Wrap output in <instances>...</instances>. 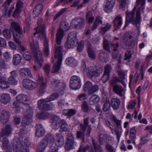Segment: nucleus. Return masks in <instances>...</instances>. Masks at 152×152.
Returning <instances> with one entry per match:
<instances>
[{
  "mask_svg": "<svg viewBox=\"0 0 152 152\" xmlns=\"http://www.w3.org/2000/svg\"><path fill=\"white\" fill-rule=\"evenodd\" d=\"M121 103L120 99L117 98H113L111 100L110 104L114 110H116L119 107Z\"/></svg>",
  "mask_w": 152,
  "mask_h": 152,
  "instance_id": "obj_31",
  "label": "nucleus"
},
{
  "mask_svg": "<svg viewBox=\"0 0 152 152\" xmlns=\"http://www.w3.org/2000/svg\"><path fill=\"white\" fill-rule=\"evenodd\" d=\"M23 58L26 60L30 61L31 59V56L30 53L28 51H26L23 53Z\"/></svg>",
  "mask_w": 152,
  "mask_h": 152,
  "instance_id": "obj_58",
  "label": "nucleus"
},
{
  "mask_svg": "<svg viewBox=\"0 0 152 152\" xmlns=\"http://www.w3.org/2000/svg\"><path fill=\"white\" fill-rule=\"evenodd\" d=\"M87 94L85 93H82L79 94L76 97V101L77 102L82 101L86 99Z\"/></svg>",
  "mask_w": 152,
  "mask_h": 152,
  "instance_id": "obj_52",
  "label": "nucleus"
},
{
  "mask_svg": "<svg viewBox=\"0 0 152 152\" xmlns=\"http://www.w3.org/2000/svg\"><path fill=\"white\" fill-rule=\"evenodd\" d=\"M52 121V126L53 129L56 130L60 127L62 120L60 117L57 115H54L51 118Z\"/></svg>",
  "mask_w": 152,
  "mask_h": 152,
  "instance_id": "obj_20",
  "label": "nucleus"
},
{
  "mask_svg": "<svg viewBox=\"0 0 152 152\" xmlns=\"http://www.w3.org/2000/svg\"><path fill=\"white\" fill-rule=\"evenodd\" d=\"M100 37L97 35H95L93 37L91 41L94 45L98 44L100 42Z\"/></svg>",
  "mask_w": 152,
  "mask_h": 152,
  "instance_id": "obj_54",
  "label": "nucleus"
},
{
  "mask_svg": "<svg viewBox=\"0 0 152 152\" xmlns=\"http://www.w3.org/2000/svg\"><path fill=\"white\" fill-rule=\"evenodd\" d=\"M113 89L114 92L118 95L120 96H122L124 89L121 86L118 85H114L113 87Z\"/></svg>",
  "mask_w": 152,
  "mask_h": 152,
  "instance_id": "obj_37",
  "label": "nucleus"
},
{
  "mask_svg": "<svg viewBox=\"0 0 152 152\" xmlns=\"http://www.w3.org/2000/svg\"><path fill=\"white\" fill-rule=\"evenodd\" d=\"M36 136L38 137H41L44 136L45 131L42 124H37L36 126Z\"/></svg>",
  "mask_w": 152,
  "mask_h": 152,
  "instance_id": "obj_24",
  "label": "nucleus"
},
{
  "mask_svg": "<svg viewBox=\"0 0 152 152\" xmlns=\"http://www.w3.org/2000/svg\"><path fill=\"white\" fill-rule=\"evenodd\" d=\"M103 17L101 16L98 15L96 17L95 21L92 27V30H94L96 29L98 25L103 24Z\"/></svg>",
  "mask_w": 152,
  "mask_h": 152,
  "instance_id": "obj_30",
  "label": "nucleus"
},
{
  "mask_svg": "<svg viewBox=\"0 0 152 152\" xmlns=\"http://www.w3.org/2000/svg\"><path fill=\"white\" fill-rule=\"evenodd\" d=\"M47 82L42 83L40 84L39 90V94L40 96H42L44 94L47 86Z\"/></svg>",
  "mask_w": 152,
  "mask_h": 152,
  "instance_id": "obj_43",
  "label": "nucleus"
},
{
  "mask_svg": "<svg viewBox=\"0 0 152 152\" xmlns=\"http://www.w3.org/2000/svg\"><path fill=\"white\" fill-rule=\"evenodd\" d=\"M9 84L12 85H16L18 84V81L16 78L9 77L8 79Z\"/></svg>",
  "mask_w": 152,
  "mask_h": 152,
  "instance_id": "obj_53",
  "label": "nucleus"
},
{
  "mask_svg": "<svg viewBox=\"0 0 152 152\" xmlns=\"http://www.w3.org/2000/svg\"><path fill=\"white\" fill-rule=\"evenodd\" d=\"M12 131V129L10 124H7L5 127L3 128L1 132V136L2 137H9L11 134Z\"/></svg>",
  "mask_w": 152,
  "mask_h": 152,
  "instance_id": "obj_22",
  "label": "nucleus"
},
{
  "mask_svg": "<svg viewBox=\"0 0 152 152\" xmlns=\"http://www.w3.org/2000/svg\"><path fill=\"white\" fill-rule=\"evenodd\" d=\"M111 42L108 41L105 38H104V40L103 42V48L105 50L108 51L109 53L111 52L110 47L111 46Z\"/></svg>",
  "mask_w": 152,
  "mask_h": 152,
  "instance_id": "obj_41",
  "label": "nucleus"
},
{
  "mask_svg": "<svg viewBox=\"0 0 152 152\" xmlns=\"http://www.w3.org/2000/svg\"><path fill=\"white\" fill-rule=\"evenodd\" d=\"M136 104V101L134 100H132L130 101L128 103V105L127 107V108L128 109H132L134 108Z\"/></svg>",
  "mask_w": 152,
  "mask_h": 152,
  "instance_id": "obj_57",
  "label": "nucleus"
},
{
  "mask_svg": "<svg viewBox=\"0 0 152 152\" xmlns=\"http://www.w3.org/2000/svg\"><path fill=\"white\" fill-rule=\"evenodd\" d=\"M113 26L115 28V30L120 28L123 23L122 17L121 14L117 15L113 21Z\"/></svg>",
  "mask_w": 152,
  "mask_h": 152,
  "instance_id": "obj_18",
  "label": "nucleus"
},
{
  "mask_svg": "<svg viewBox=\"0 0 152 152\" xmlns=\"http://www.w3.org/2000/svg\"><path fill=\"white\" fill-rule=\"evenodd\" d=\"M59 94L57 93L52 94L47 98L41 99L38 100L37 107L40 110L45 111L52 110L55 108V105L53 103L48 104V102L57 99Z\"/></svg>",
  "mask_w": 152,
  "mask_h": 152,
  "instance_id": "obj_4",
  "label": "nucleus"
},
{
  "mask_svg": "<svg viewBox=\"0 0 152 152\" xmlns=\"http://www.w3.org/2000/svg\"><path fill=\"white\" fill-rule=\"evenodd\" d=\"M66 143L65 146L66 149L69 150L74 148L75 142L72 134L71 133L68 134L66 136Z\"/></svg>",
  "mask_w": 152,
  "mask_h": 152,
  "instance_id": "obj_16",
  "label": "nucleus"
},
{
  "mask_svg": "<svg viewBox=\"0 0 152 152\" xmlns=\"http://www.w3.org/2000/svg\"><path fill=\"white\" fill-rule=\"evenodd\" d=\"M16 100L18 102L22 103L24 105V109H26V104H28L26 103V102L29 101V99L28 96L24 94H20L17 96Z\"/></svg>",
  "mask_w": 152,
  "mask_h": 152,
  "instance_id": "obj_19",
  "label": "nucleus"
},
{
  "mask_svg": "<svg viewBox=\"0 0 152 152\" xmlns=\"http://www.w3.org/2000/svg\"><path fill=\"white\" fill-rule=\"evenodd\" d=\"M20 75L23 77H32V75L28 68H23L19 70Z\"/></svg>",
  "mask_w": 152,
  "mask_h": 152,
  "instance_id": "obj_26",
  "label": "nucleus"
},
{
  "mask_svg": "<svg viewBox=\"0 0 152 152\" xmlns=\"http://www.w3.org/2000/svg\"><path fill=\"white\" fill-rule=\"evenodd\" d=\"M115 0H107L104 7V10L107 12H111L114 5Z\"/></svg>",
  "mask_w": 152,
  "mask_h": 152,
  "instance_id": "obj_23",
  "label": "nucleus"
},
{
  "mask_svg": "<svg viewBox=\"0 0 152 152\" xmlns=\"http://www.w3.org/2000/svg\"><path fill=\"white\" fill-rule=\"evenodd\" d=\"M23 87L27 90H32L36 88L37 83L32 80L28 79H24L22 82Z\"/></svg>",
  "mask_w": 152,
  "mask_h": 152,
  "instance_id": "obj_14",
  "label": "nucleus"
},
{
  "mask_svg": "<svg viewBox=\"0 0 152 152\" xmlns=\"http://www.w3.org/2000/svg\"><path fill=\"white\" fill-rule=\"evenodd\" d=\"M113 119L114 122L115 123L117 128L118 129H121V121L117 119L115 116H113Z\"/></svg>",
  "mask_w": 152,
  "mask_h": 152,
  "instance_id": "obj_62",
  "label": "nucleus"
},
{
  "mask_svg": "<svg viewBox=\"0 0 152 152\" xmlns=\"http://www.w3.org/2000/svg\"><path fill=\"white\" fill-rule=\"evenodd\" d=\"M29 42L31 52L34 53L35 59V63L38 66L37 67L34 65L33 66V68L34 70L37 71L42 67L44 58L42 52L39 48L38 42L37 41H34L32 37L29 38Z\"/></svg>",
  "mask_w": 152,
  "mask_h": 152,
  "instance_id": "obj_3",
  "label": "nucleus"
},
{
  "mask_svg": "<svg viewBox=\"0 0 152 152\" xmlns=\"http://www.w3.org/2000/svg\"><path fill=\"white\" fill-rule=\"evenodd\" d=\"M93 145L95 151H98L101 148V146L98 144L97 142H95V140L93 139H92Z\"/></svg>",
  "mask_w": 152,
  "mask_h": 152,
  "instance_id": "obj_55",
  "label": "nucleus"
},
{
  "mask_svg": "<svg viewBox=\"0 0 152 152\" xmlns=\"http://www.w3.org/2000/svg\"><path fill=\"white\" fill-rule=\"evenodd\" d=\"M87 130L86 135L90 137L92 129L90 125L89 124V118H87L83 120V124H80L79 130L77 132V137L78 139H80L83 142L85 141V132Z\"/></svg>",
  "mask_w": 152,
  "mask_h": 152,
  "instance_id": "obj_5",
  "label": "nucleus"
},
{
  "mask_svg": "<svg viewBox=\"0 0 152 152\" xmlns=\"http://www.w3.org/2000/svg\"><path fill=\"white\" fill-rule=\"evenodd\" d=\"M105 147L109 152H115V150L114 148L109 144L106 145Z\"/></svg>",
  "mask_w": 152,
  "mask_h": 152,
  "instance_id": "obj_64",
  "label": "nucleus"
},
{
  "mask_svg": "<svg viewBox=\"0 0 152 152\" xmlns=\"http://www.w3.org/2000/svg\"><path fill=\"white\" fill-rule=\"evenodd\" d=\"M121 81L120 79L118 77H114L111 80L110 82V84L113 87L114 85L118 82H120L121 83Z\"/></svg>",
  "mask_w": 152,
  "mask_h": 152,
  "instance_id": "obj_59",
  "label": "nucleus"
},
{
  "mask_svg": "<svg viewBox=\"0 0 152 152\" xmlns=\"http://www.w3.org/2000/svg\"><path fill=\"white\" fill-rule=\"evenodd\" d=\"M145 0H136V6L131 11H126V19L132 21L137 29L140 25L141 17L140 12L144 13L145 7Z\"/></svg>",
  "mask_w": 152,
  "mask_h": 152,
  "instance_id": "obj_2",
  "label": "nucleus"
},
{
  "mask_svg": "<svg viewBox=\"0 0 152 152\" xmlns=\"http://www.w3.org/2000/svg\"><path fill=\"white\" fill-rule=\"evenodd\" d=\"M110 104L109 101H107L104 104L103 106V110L104 112L110 109Z\"/></svg>",
  "mask_w": 152,
  "mask_h": 152,
  "instance_id": "obj_61",
  "label": "nucleus"
},
{
  "mask_svg": "<svg viewBox=\"0 0 152 152\" xmlns=\"http://www.w3.org/2000/svg\"><path fill=\"white\" fill-rule=\"evenodd\" d=\"M30 145L28 139L23 137L19 142H17L14 146L13 152H29L28 145Z\"/></svg>",
  "mask_w": 152,
  "mask_h": 152,
  "instance_id": "obj_7",
  "label": "nucleus"
},
{
  "mask_svg": "<svg viewBox=\"0 0 152 152\" xmlns=\"http://www.w3.org/2000/svg\"><path fill=\"white\" fill-rule=\"evenodd\" d=\"M69 28L68 23L64 21L61 22L60 28L58 30L56 34V43L54 45L55 59L56 62L53 67V73L57 72L60 69L62 61L63 52V47L60 45L64 35V31L69 30Z\"/></svg>",
  "mask_w": 152,
  "mask_h": 152,
  "instance_id": "obj_1",
  "label": "nucleus"
},
{
  "mask_svg": "<svg viewBox=\"0 0 152 152\" xmlns=\"http://www.w3.org/2000/svg\"><path fill=\"white\" fill-rule=\"evenodd\" d=\"M107 135L106 134H101L99 135V143L101 145H103L105 142V139Z\"/></svg>",
  "mask_w": 152,
  "mask_h": 152,
  "instance_id": "obj_50",
  "label": "nucleus"
},
{
  "mask_svg": "<svg viewBox=\"0 0 152 152\" xmlns=\"http://www.w3.org/2000/svg\"><path fill=\"white\" fill-rule=\"evenodd\" d=\"M60 129L63 132H66L68 130V127L66 121L64 120H62L61 123Z\"/></svg>",
  "mask_w": 152,
  "mask_h": 152,
  "instance_id": "obj_48",
  "label": "nucleus"
},
{
  "mask_svg": "<svg viewBox=\"0 0 152 152\" xmlns=\"http://www.w3.org/2000/svg\"><path fill=\"white\" fill-rule=\"evenodd\" d=\"M26 112L22 120V124L24 126L29 125L32 122V117L33 114L32 108L28 105L26 104Z\"/></svg>",
  "mask_w": 152,
  "mask_h": 152,
  "instance_id": "obj_10",
  "label": "nucleus"
},
{
  "mask_svg": "<svg viewBox=\"0 0 152 152\" xmlns=\"http://www.w3.org/2000/svg\"><path fill=\"white\" fill-rule=\"evenodd\" d=\"M133 38L132 36L129 34V33H125L123 38V41L122 44L123 46L125 45L126 46H128L132 40Z\"/></svg>",
  "mask_w": 152,
  "mask_h": 152,
  "instance_id": "obj_27",
  "label": "nucleus"
},
{
  "mask_svg": "<svg viewBox=\"0 0 152 152\" xmlns=\"http://www.w3.org/2000/svg\"><path fill=\"white\" fill-rule=\"evenodd\" d=\"M9 143L8 139L4 137L2 140V145L3 148L6 152H10L11 151V148L8 145Z\"/></svg>",
  "mask_w": 152,
  "mask_h": 152,
  "instance_id": "obj_34",
  "label": "nucleus"
},
{
  "mask_svg": "<svg viewBox=\"0 0 152 152\" xmlns=\"http://www.w3.org/2000/svg\"><path fill=\"white\" fill-rule=\"evenodd\" d=\"M99 89V87L98 85L93 84L92 83L89 81L85 82L83 86L84 91L88 92L89 95L97 92Z\"/></svg>",
  "mask_w": 152,
  "mask_h": 152,
  "instance_id": "obj_13",
  "label": "nucleus"
},
{
  "mask_svg": "<svg viewBox=\"0 0 152 152\" xmlns=\"http://www.w3.org/2000/svg\"><path fill=\"white\" fill-rule=\"evenodd\" d=\"M0 101L1 103L6 104L10 102L11 97L7 93H3L1 95Z\"/></svg>",
  "mask_w": 152,
  "mask_h": 152,
  "instance_id": "obj_33",
  "label": "nucleus"
},
{
  "mask_svg": "<svg viewBox=\"0 0 152 152\" xmlns=\"http://www.w3.org/2000/svg\"><path fill=\"white\" fill-rule=\"evenodd\" d=\"M99 101V96L96 95L94 94L91 96L90 98L89 102L91 105H94L95 104H97Z\"/></svg>",
  "mask_w": 152,
  "mask_h": 152,
  "instance_id": "obj_38",
  "label": "nucleus"
},
{
  "mask_svg": "<svg viewBox=\"0 0 152 152\" xmlns=\"http://www.w3.org/2000/svg\"><path fill=\"white\" fill-rule=\"evenodd\" d=\"M45 26H42L40 28L36 29V32L34 33L35 35L36 34H38V37L40 40L44 39V46L43 49L44 54L45 56L48 57L49 54V49L48 42L46 37L45 32Z\"/></svg>",
  "mask_w": 152,
  "mask_h": 152,
  "instance_id": "obj_6",
  "label": "nucleus"
},
{
  "mask_svg": "<svg viewBox=\"0 0 152 152\" xmlns=\"http://www.w3.org/2000/svg\"><path fill=\"white\" fill-rule=\"evenodd\" d=\"M85 20L81 18H76L73 19L71 23L74 27L77 29L83 28L85 25Z\"/></svg>",
  "mask_w": 152,
  "mask_h": 152,
  "instance_id": "obj_15",
  "label": "nucleus"
},
{
  "mask_svg": "<svg viewBox=\"0 0 152 152\" xmlns=\"http://www.w3.org/2000/svg\"><path fill=\"white\" fill-rule=\"evenodd\" d=\"M136 133V131L134 128H132L130 129V136L131 140H134L135 139Z\"/></svg>",
  "mask_w": 152,
  "mask_h": 152,
  "instance_id": "obj_60",
  "label": "nucleus"
},
{
  "mask_svg": "<svg viewBox=\"0 0 152 152\" xmlns=\"http://www.w3.org/2000/svg\"><path fill=\"white\" fill-rule=\"evenodd\" d=\"M2 34L4 37L7 39H9L11 38V33L8 29H4L2 31Z\"/></svg>",
  "mask_w": 152,
  "mask_h": 152,
  "instance_id": "obj_47",
  "label": "nucleus"
},
{
  "mask_svg": "<svg viewBox=\"0 0 152 152\" xmlns=\"http://www.w3.org/2000/svg\"><path fill=\"white\" fill-rule=\"evenodd\" d=\"M103 70V67L101 66H92L88 67L86 70V72L90 77L98 76Z\"/></svg>",
  "mask_w": 152,
  "mask_h": 152,
  "instance_id": "obj_11",
  "label": "nucleus"
},
{
  "mask_svg": "<svg viewBox=\"0 0 152 152\" xmlns=\"http://www.w3.org/2000/svg\"><path fill=\"white\" fill-rule=\"evenodd\" d=\"M99 56V60L103 62H106L109 60V56L107 52L101 51Z\"/></svg>",
  "mask_w": 152,
  "mask_h": 152,
  "instance_id": "obj_32",
  "label": "nucleus"
},
{
  "mask_svg": "<svg viewBox=\"0 0 152 152\" xmlns=\"http://www.w3.org/2000/svg\"><path fill=\"white\" fill-rule=\"evenodd\" d=\"M77 33L76 31L72 32L69 34L67 39L77 41Z\"/></svg>",
  "mask_w": 152,
  "mask_h": 152,
  "instance_id": "obj_49",
  "label": "nucleus"
},
{
  "mask_svg": "<svg viewBox=\"0 0 152 152\" xmlns=\"http://www.w3.org/2000/svg\"><path fill=\"white\" fill-rule=\"evenodd\" d=\"M21 56L19 54H15L13 58V64L14 65H17L19 64L21 61Z\"/></svg>",
  "mask_w": 152,
  "mask_h": 152,
  "instance_id": "obj_40",
  "label": "nucleus"
},
{
  "mask_svg": "<svg viewBox=\"0 0 152 152\" xmlns=\"http://www.w3.org/2000/svg\"><path fill=\"white\" fill-rule=\"evenodd\" d=\"M69 85L70 88L72 89L77 90L80 89L82 85L80 77L75 75L72 76L70 78Z\"/></svg>",
  "mask_w": 152,
  "mask_h": 152,
  "instance_id": "obj_12",
  "label": "nucleus"
},
{
  "mask_svg": "<svg viewBox=\"0 0 152 152\" xmlns=\"http://www.w3.org/2000/svg\"><path fill=\"white\" fill-rule=\"evenodd\" d=\"M50 86L53 87L55 91L59 92L64 91L66 86L65 83L58 79L54 78L51 80Z\"/></svg>",
  "mask_w": 152,
  "mask_h": 152,
  "instance_id": "obj_8",
  "label": "nucleus"
},
{
  "mask_svg": "<svg viewBox=\"0 0 152 152\" xmlns=\"http://www.w3.org/2000/svg\"><path fill=\"white\" fill-rule=\"evenodd\" d=\"M77 42V41L67 39V41L65 44L64 46L65 48L67 49L73 48L76 46Z\"/></svg>",
  "mask_w": 152,
  "mask_h": 152,
  "instance_id": "obj_35",
  "label": "nucleus"
},
{
  "mask_svg": "<svg viewBox=\"0 0 152 152\" xmlns=\"http://www.w3.org/2000/svg\"><path fill=\"white\" fill-rule=\"evenodd\" d=\"M13 37L15 42L16 43L20 44V42L19 41L21 37V35L22 34L23 32L21 31V32L19 33V32H15L13 33Z\"/></svg>",
  "mask_w": 152,
  "mask_h": 152,
  "instance_id": "obj_45",
  "label": "nucleus"
},
{
  "mask_svg": "<svg viewBox=\"0 0 152 152\" xmlns=\"http://www.w3.org/2000/svg\"><path fill=\"white\" fill-rule=\"evenodd\" d=\"M118 74L119 76L120 79L121 81V84L124 86H126V84L125 83V82L124 81V80L125 79V73L124 71L120 70L118 71Z\"/></svg>",
  "mask_w": 152,
  "mask_h": 152,
  "instance_id": "obj_44",
  "label": "nucleus"
},
{
  "mask_svg": "<svg viewBox=\"0 0 152 152\" xmlns=\"http://www.w3.org/2000/svg\"><path fill=\"white\" fill-rule=\"evenodd\" d=\"M10 116V112L6 110L2 111L0 116V121L3 124H4L7 122L9 119Z\"/></svg>",
  "mask_w": 152,
  "mask_h": 152,
  "instance_id": "obj_25",
  "label": "nucleus"
},
{
  "mask_svg": "<svg viewBox=\"0 0 152 152\" xmlns=\"http://www.w3.org/2000/svg\"><path fill=\"white\" fill-rule=\"evenodd\" d=\"M112 27V25L109 23H107L105 26L101 28V30L104 32V34L107 31L110 30Z\"/></svg>",
  "mask_w": 152,
  "mask_h": 152,
  "instance_id": "obj_56",
  "label": "nucleus"
},
{
  "mask_svg": "<svg viewBox=\"0 0 152 152\" xmlns=\"http://www.w3.org/2000/svg\"><path fill=\"white\" fill-rule=\"evenodd\" d=\"M11 26L10 28V30L12 32H21L22 28L18 23L13 22L11 23Z\"/></svg>",
  "mask_w": 152,
  "mask_h": 152,
  "instance_id": "obj_28",
  "label": "nucleus"
},
{
  "mask_svg": "<svg viewBox=\"0 0 152 152\" xmlns=\"http://www.w3.org/2000/svg\"><path fill=\"white\" fill-rule=\"evenodd\" d=\"M43 7V5L42 4H38L36 5L33 12V15L34 17L38 16L41 13Z\"/></svg>",
  "mask_w": 152,
  "mask_h": 152,
  "instance_id": "obj_29",
  "label": "nucleus"
},
{
  "mask_svg": "<svg viewBox=\"0 0 152 152\" xmlns=\"http://www.w3.org/2000/svg\"><path fill=\"white\" fill-rule=\"evenodd\" d=\"M76 111L73 109H64L63 110V113L65 116H67L69 118H71L76 113Z\"/></svg>",
  "mask_w": 152,
  "mask_h": 152,
  "instance_id": "obj_36",
  "label": "nucleus"
},
{
  "mask_svg": "<svg viewBox=\"0 0 152 152\" xmlns=\"http://www.w3.org/2000/svg\"><path fill=\"white\" fill-rule=\"evenodd\" d=\"M132 57V53L130 51H128L126 52L124 56V60L127 61L128 62H130V59Z\"/></svg>",
  "mask_w": 152,
  "mask_h": 152,
  "instance_id": "obj_51",
  "label": "nucleus"
},
{
  "mask_svg": "<svg viewBox=\"0 0 152 152\" xmlns=\"http://www.w3.org/2000/svg\"><path fill=\"white\" fill-rule=\"evenodd\" d=\"M53 139L52 135H47L45 138L41 141L38 145L37 152H44L48 144L49 145L53 144Z\"/></svg>",
  "mask_w": 152,
  "mask_h": 152,
  "instance_id": "obj_9",
  "label": "nucleus"
},
{
  "mask_svg": "<svg viewBox=\"0 0 152 152\" xmlns=\"http://www.w3.org/2000/svg\"><path fill=\"white\" fill-rule=\"evenodd\" d=\"M10 84L7 81L5 77L3 76L2 79L0 80V87L2 88H6L9 87Z\"/></svg>",
  "mask_w": 152,
  "mask_h": 152,
  "instance_id": "obj_39",
  "label": "nucleus"
},
{
  "mask_svg": "<svg viewBox=\"0 0 152 152\" xmlns=\"http://www.w3.org/2000/svg\"><path fill=\"white\" fill-rule=\"evenodd\" d=\"M50 114L47 112L38 113L36 115L37 117L39 119H45L49 116Z\"/></svg>",
  "mask_w": 152,
  "mask_h": 152,
  "instance_id": "obj_46",
  "label": "nucleus"
},
{
  "mask_svg": "<svg viewBox=\"0 0 152 152\" xmlns=\"http://www.w3.org/2000/svg\"><path fill=\"white\" fill-rule=\"evenodd\" d=\"M53 137V144L55 141V145L58 147H61L64 144V137L60 133L56 134L54 137L52 136Z\"/></svg>",
  "mask_w": 152,
  "mask_h": 152,
  "instance_id": "obj_17",
  "label": "nucleus"
},
{
  "mask_svg": "<svg viewBox=\"0 0 152 152\" xmlns=\"http://www.w3.org/2000/svg\"><path fill=\"white\" fill-rule=\"evenodd\" d=\"M66 64L69 66H73L77 64L76 61L73 57H69L66 59Z\"/></svg>",
  "mask_w": 152,
  "mask_h": 152,
  "instance_id": "obj_42",
  "label": "nucleus"
},
{
  "mask_svg": "<svg viewBox=\"0 0 152 152\" xmlns=\"http://www.w3.org/2000/svg\"><path fill=\"white\" fill-rule=\"evenodd\" d=\"M23 3L20 0L18 1L16 5V9L14 12L13 17L15 18H17L19 13L22 9Z\"/></svg>",
  "mask_w": 152,
  "mask_h": 152,
  "instance_id": "obj_21",
  "label": "nucleus"
},
{
  "mask_svg": "<svg viewBox=\"0 0 152 152\" xmlns=\"http://www.w3.org/2000/svg\"><path fill=\"white\" fill-rule=\"evenodd\" d=\"M6 69L4 61L2 59H0V71H3Z\"/></svg>",
  "mask_w": 152,
  "mask_h": 152,
  "instance_id": "obj_63",
  "label": "nucleus"
}]
</instances>
